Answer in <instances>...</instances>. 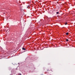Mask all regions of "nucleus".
Returning <instances> with one entry per match:
<instances>
[{
	"label": "nucleus",
	"mask_w": 75,
	"mask_h": 75,
	"mask_svg": "<svg viewBox=\"0 0 75 75\" xmlns=\"http://www.w3.org/2000/svg\"><path fill=\"white\" fill-rule=\"evenodd\" d=\"M22 50H26V49L25 48H24V47H23V48H22Z\"/></svg>",
	"instance_id": "obj_1"
},
{
	"label": "nucleus",
	"mask_w": 75,
	"mask_h": 75,
	"mask_svg": "<svg viewBox=\"0 0 75 75\" xmlns=\"http://www.w3.org/2000/svg\"><path fill=\"white\" fill-rule=\"evenodd\" d=\"M57 14H59V12H57Z\"/></svg>",
	"instance_id": "obj_2"
},
{
	"label": "nucleus",
	"mask_w": 75,
	"mask_h": 75,
	"mask_svg": "<svg viewBox=\"0 0 75 75\" xmlns=\"http://www.w3.org/2000/svg\"><path fill=\"white\" fill-rule=\"evenodd\" d=\"M29 7V8H30V6H27V8H28V7Z\"/></svg>",
	"instance_id": "obj_3"
},
{
	"label": "nucleus",
	"mask_w": 75,
	"mask_h": 75,
	"mask_svg": "<svg viewBox=\"0 0 75 75\" xmlns=\"http://www.w3.org/2000/svg\"><path fill=\"white\" fill-rule=\"evenodd\" d=\"M66 35H68V33H66Z\"/></svg>",
	"instance_id": "obj_4"
},
{
	"label": "nucleus",
	"mask_w": 75,
	"mask_h": 75,
	"mask_svg": "<svg viewBox=\"0 0 75 75\" xmlns=\"http://www.w3.org/2000/svg\"><path fill=\"white\" fill-rule=\"evenodd\" d=\"M65 25H67V23L66 22L65 23Z\"/></svg>",
	"instance_id": "obj_5"
},
{
	"label": "nucleus",
	"mask_w": 75,
	"mask_h": 75,
	"mask_svg": "<svg viewBox=\"0 0 75 75\" xmlns=\"http://www.w3.org/2000/svg\"><path fill=\"white\" fill-rule=\"evenodd\" d=\"M67 41H68V39H66Z\"/></svg>",
	"instance_id": "obj_6"
},
{
	"label": "nucleus",
	"mask_w": 75,
	"mask_h": 75,
	"mask_svg": "<svg viewBox=\"0 0 75 75\" xmlns=\"http://www.w3.org/2000/svg\"><path fill=\"white\" fill-rule=\"evenodd\" d=\"M19 75H21V74H19Z\"/></svg>",
	"instance_id": "obj_7"
}]
</instances>
